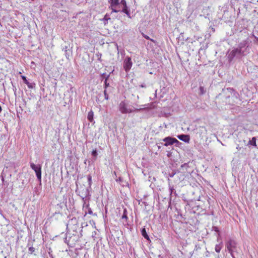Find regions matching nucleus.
Instances as JSON below:
<instances>
[{
    "mask_svg": "<svg viewBox=\"0 0 258 258\" xmlns=\"http://www.w3.org/2000/svg\"><path fill=\"white\" fill-rule=\"evenodd\" d=\"M248 46V41L247 40L240 42L237 48L233 49L229 52L228 55L229 61H232L234 58H240L242 56L246 55L249 52Z\"/></svg>",
    "mask_w": 258,
    "mask_h": 258,
    "instance_id": "1",
    "label": "nucleus"
},
{
    "mask_svg": "<svg viewBox=\"0 0 258 258\" xmlns=\"http://www.w3.org/2000/svg\"><path fill=\"white\" fill-rule=\"evenodd\" d=\"M226 247L232 258H235L234 254V252L237 251V243L235 241L230 239L226 243Z\"/></svg>",
    "mask_w": 258,
    "mask_h": 258,
    "instance_id": "2",
    "label": "nucleus"
},
{
    "mask_svg": "<svg viewBox=\"0 0 258 258\" xmlns=\"http://www.w3.org/2000/svg\"><path fill=\"white\" fill-rule=\"evenodd\" d=\"M162 141L165 142L163 145L166 147L172 145L174 144H175L176 146H177L180 143L176 139L171 137H166L164 138Z\"/></svg>",
    "mask_w": 258,
    "mask_h": 258,
    "instance_id": "3",
    "label": "nucleus"
},
{
    "mask_svg": "<svg viewBox=\"0 0 258 258\" xmlns=\"http://www.w3.org/2000/svg\"><path fill=\"white\" fill-rule=\"evenodd\" d=\"M119 110L123 114L130 113L134 111V110L128 108L125 101H121L119 105Z\"/></svg>",
    "mask_w": 258,
    "mask_h": 258,
    "instance_id": "4",
    "label": "nucleus"
},
{
    "mask_svg": "<svg viewBox=\"0 0 258 258\" xmlns=\"http://www.w3.org/2000/svg\"><path fill=\"white\" fill-rule=\"evenodd\" d=\"M31 168L35 172L36 175L39 180L41 179V167L40 165H35L34 163L30 162Z\"/></svg>",
    "mask_w": 258,
    "mask_h": 258,
    "instance_id": "5",
    "label": "nucleus"
},
{
    "mask_svg": "<svg viewBox=\"0 0 258 258\" xmlns=\"http://www.w3.org/2000/svg\"><path fill=\"white\" fill-rule=\"evenodd\" d=\"M133 66V62L130 57L127 56L123 61V67L125 72L128 73Z\"/></svg>",
    "mask_w": 258,
    "mask_h": 258,
    "instance_id": "6",
    "label": "nucleus"
},
{
    "mask_svg": "<svg viewBox=\"0 0 258 258\" xmlns=\"http://www.w3.org/2000/svg\"><path fill=\"white\" fill-rule=\"evenodd\" d=\"M108 3L110 5L109 8L112 10L111 13L120 12V10L115 9V7L119 4V0H108Z\"/></svg>",
    "mask_w": 258,
    "mask_h": 258,
    "instance_id": "7",
    "label": "nucleus"
},
{
    "mask_svg": "<svg viewBox=\"0 0 258 258\" xmlns=\"http://www.w3.org/2000/svg\"><path fill=\"white\" fill-rule=\"evenodd\" d=\"M76 191L77 192H78V195L81 197L83 200L89 196L90 191L89 188H83L82 191H80V189L78 188Z\"/></svg>",
    "mask_w": 258,
    "mask_h": 258,
    "instance_id": "8",
    "label": "nucleus"
},
{
    "mask_svg": "<svg viewBox=\"0 0 258 258\" xmlns=\"http://www.w3.org/2000/svg\"><path fill=\"white\" fill-rule=\"evenodd\" d=\"M178 138L185 143H188L190 140L189 136L187 135H180L177 136Z\"/></svg>",
    "mask_w": 258,
    "mask_h": 258,
    "instance_id": "9",
    "label": "nucleus"
},
{
    "mask_svg": "<svg viewBox=\"0 0 258 258\" xmlns=\"http://www.w3.org/2000/svg\"><path fill=\"white\" fill-rule=\"evenodd\" d=\"M225 91H226L227 93H230L232 97H234L236 98H238V94L233 89L228 88Z\"/></svg>",
    "mask_w": 258,
    "mask_h": 258,
    "instance_id": "10",
    "label": "nucleus"
},
{
    "mask_svg": "<svg viewBox=\"0 0 258 258\" xmlns=\"http://www.w3.org/2000/svg\"><path fill=\"white\" fill-rule=\"evenodd\" d=\"M62 50L64 51V54L67 59H70V57L71 56V51L68 48V46H65L63 47L62 48Z\"/></svg>",
    "mask_w": 258,
    "mask_h": 258,
    "instance_id": "11",
    "label": "nucleus"
},
{
    "mask_svg": "<svg viewBox=\"0 0 258 258\" xmlns=\"http://www.w3.org/2000/svg\"><path fill=\"white\" fill-rule=\"evenodd\" d=\"M256 137H253L252 138L251 140H250L248 143H247V146H254V147H256Z\"/></svg>",
    "mask_w": 258,
    "mask_h": 258,
    "instance_id": "12",
    "label": "nucleus"
},
{
    "mask_svg": "<svg viewBox=\"0 0 258 258\" xmlns=\"http://www.w3.org/2000/svg\"><path fill=\"white\" fill-rule=\"evenodd\" d=\"M141 233L142 236L147 240H150V238L148 235L145 228H143L141 230Z\"/></svg>",
    "mask_w": 258,
    "mask_h": 258,
    "instance_id": "13",
    "label": "nucleus"
},
{
    "mask_svg": "<svg viewBox=\"0 0 258 258\" xmlns=\"http://www.w3.org/2000/svg\"><path fill=\"white\" fill-rule=\"evenodd\" d=\"M93 116H94V113H93V111L91 110L90 111H89L88 112L87 118H88V120L91 122H92L93 121V120H94Z\"/></svg>",
    "mask_w": 258,
    "mask_h": 258,
    "instance_id": "14",
    "label": "nucleus"
},
{
    "mask_svg": "<svg viewBox=\"0 0 258 258\" xmlns=\"http://www.w3.org/2000/svg\"><path fill=\"white\" fill-rule=\"evenodd\" d=\"M120 11L123 13H124L129 18H131V14L130 13V10L128 9L127 7L126 8H123L122 10Z\"/></svg>",
    "mask_w": 258,
    "mask_h": 258,
    "instance_id": "15",
    "label": "nucleus"
},
{
    "mask_svg": "<svg viewBox=\"0 0 258 258\" xmlns=\"http://www.w3.org/2000/svg\"><path fill=\"white\" fill-rule=\"evenodd\" d=\"M87 179L88 182V187L87 188H91V185H92V176L90 174H89L87 175Z\"/></svg>",
    "mask_w": 258,
    "mask_h": 258,
    "instance_id": "16",
    "label": "nucleus"
},
{
    "mask_svg": "<svg viewBox=\"0 0 258 258\" xmlns=\"http://www.w3.org/2000/svg\"><path fill=\"white\" fill-rule=\"evenodd\" d=\"M109 77V75H107V76L105 77V79L104 80V90H106L107 88L109 86V83L107 82Z\"/></svg>",
    "mask_w": 258,
    "mask_h": 258,
    "instance_id": "17",
    "label": "nucleus"
},
{
    "mask_svg": "<svg viewBox=\"0 0 258 258\" xmlns=\"http://www.w3.org/2000/svg\"><path fill=\"white\" fill-rule=\"evenodd\" d=\"M127 210L126 209H124L123 213L121 218L122 219H124L126 222H127V219H128V217L127 216Z\"/></svg>",
    "mask_w": 258,
    "mask_h": 258,
    "instance_id": "18",
    "label": "nucleus"
},
{
    "mask_svg": "<svg viewBox=\"0 0 258 258\" xmlns=\"http://www.w3.org/2000/svg\"><path fill=\"white\" fill-rule=\"evenodd\" d=\"M222 242H221V243L216 245L215 247V250L217 252H218V253L220 252V251L222 248Z\"/></svg>",
    "mask_w": 258,
    "mask_h": 258,
    "instance_id": "19",
    "label": "nucleus"
},
{
    "mask_svg": "<svg viewBox=\"0 0 258 258\" xmlns=\"http://www.w3.org/2000/svg\"><path fill=\"white\" fill-rule=\"evenodd\" d=\"M26 84L29 89H33L35 87V83L34 82L30 83L28 81Z\"/></svg>",
    "mask_w": 258,
    "mask_h": 258,
    "instance_id": "20",
    "label": "nucleus"
},
{
    "mask_svg": "<svg viewBox=\"0 0 258 258\" xmlns=\"http://www.w3.org/2000/svg\"><path fill=\"white\" fill-rule=\"evenodd\" d=\"M92 155L94 157V160H96L97 156L98 155V153L96 150H94L92 152Z\"/></svg>",
    "mask_w": 258,
    "mask_h": 258,
    "instance_id": "21",
    "label": "nucleus"
},
{
    "mask_svg": "<svg viewBox=\"0 0 258 258\" xmlns=\"http://www.w3.org/2000/svg\"><path fill=\"white\" fill-rule=\"evenodd\" d=\"M120 4L123 6V8H126L127 7L125 0H121Z\"/></svg>",
    "mask_w": 258,
    "mask_h": 258,
    "instance_id": "22",
    "label": "nucleus"
},
{
    "mask_svg": "<svg viewBox=\"0 0 258 258\" xmlns=\"http://www.w3.org/2000/svg\"><path fill=\"white\" fill-rule=\"evenodd\" d=\"M110 18L109 16V15H105L104 18H103V20L105 21V24H106V22H107L108 20H109Z\"/></svg>",
    "mask_w": 258,
    "mask_h": 258,
    "instance_id": "23",
    "label": "nucleus"
},
{
    "mask_svg": "<svg viewBox=\"0 0 258 258\" xmlns=\"http://www.w3.org/2000/svg\"><path fill=\"white\" fill-rule=\"evenodd\" d=\"M29 253L30 254H32L35 251V248L32 246H31L29 248Z\"/></svg>",
    "mask_w": 258,
    "mask_h": 258,
    "instance_id": "24",
    "label": "nucleus"
},
{
    "mask_svg": "<svg viewBox=\"0 0 258 258\" xmlns=\"http://www.w3.org/2000/svg\"><path fill=\"white\" fill-rule=\"evenodd\" d=\"M169 187L170 196H171L172 195V192H173V190H174V189L173 186H171L170 185V184H169Z\"/></svg>",
    "mask_w": 258,
    "mask_h": 258,
    "instance_id": "25",
    "label": "nucleus"
},
{
    "mask_svg": "<svg viewBox=\"0 0 258 258\" xmlns=\"http://www.w3.org/2000/svg\"><path fill=\"white\" fill-rule=\"evenodd\" d=\"M21 78L24 82V83L26 84L28 82V81L27 80V78L25 76H21Z\"/></svg>",
    "mask_w": 258,
    "mask_h": 258,
    "instance_id": "26",
    "label": "nucleus"
},
{
    "mask_svg": "<svg viewBox=\"0 0 258 258\" xmlns=\"http://www.w3.org/2000/svg\"><path fill=\"white\" fill-rule=\"evenodd\" d=\"M103 93H104V95L105 99L106 100H108L109 98H108V94H107V91H106V90H104V92H103Z\"/></svg>",
    "mask_w": 258,
    "mask_h": 258,
    "instance_id": "27",
    "label": "nucleus"
},
{
    "mask_svg": "<svg viewBox=\"0 0 258 258\" xmlns=\"http://www.w3.org/2000/svg\"><path fill=\"white\" fill-rule=\"evenodd\" d=\"M252 36L254 38V43L258 44V37L252 34Z\"/></svg>",
    "mask_w": 258,
    "mask_h": 258,
    "instance_id": "28",
    "label": "nucleus"
},
{
    "mask_svg": "<svg viewBox=\"0 0 258 258\" xmlns=\"http://www.w3.org/2000/svg\"><path fill=\"white\" fill-rule=\"evenodd\" d=\"M212 229H213V230L215 231L216 232H219V229L217 227L214 226V227H213Z\"/></svg>",
    "mask_w": 258,
    "mask_h": 258,
    "instance_id": "29",
    "label": "nucleus"
},
{
    "mask_svg": "<svg viewBox=\"0 0 258 258\" xmlns=\"http://www.w3.org/2000/svg\"><path fill=\"white\" fill-rule=\"evenodd\" d=\"M116 182H122V178L120 177H119L118 178H117L115 179Z\"/></svg>",
    "mask_w": 258,
    "mask_h": 258,
    "instance_id": "30",
    "label": "nucleus"
},
{
    "mask_svg": "<svg viewBox=\"0 0 258 258\" xmlns=\"http://www.w3.org/2000/svg\"><path fill=\"white\" fill-rule=\"evenodd\" d=\"M175 173H174V172H172V173H169V176L170 177H171V178H172V177H173L174 176V175H175Z\"/></svg>",
    "mask_w": 258,
    "mask_h": 258,
    "instance_id": "31",
    "label": "nucleus"
},
{
    "mask_svg": "<svg viewBox=\"0 0 258 258\" xmlns=\"http://www.w3.org/2000/svg\"><path fill=\"white\" fill-rule=\"evenodd\" d=\"M0 214H1V215H2L3 217L4 218L6 219L3 213L2 210L1 209H0Z\"/></svg>",
    "mask_w": 258,
    "mask_h": 258,
    "instance_id": "32",
    "label": "nucleus"
},
{
    "mask_svg": "<svg viewBox=\"0 0 258 258\" xmlns=\"http://www.w3.org/2000/svg\"><path fill=\"white\" fill-rule=\"evenodd\" d=\"M68 236H67L66 239H65V242L69 244V243L70 242V240H68Z\"/></svg>",
    "mask_w": 258,
    "mask_h": 258,
    "instance_id": "33",
    "label": "nucleus"
},
{
    "mask_svg": "<svg viewBox=\"0 0 258 258\" xmlns=\"http://www.w3.org/2000/svg\"><path fill=\"white\" fill-rule=\"evenodd\" d=\"M107 75H106L105 73H103L102 75V77H103V78H104L105 79V77L107 76Z\"/></svg>",
    "mask_w": 258,
    "mask_h": 258,
    "instance_id": "34",
    "label": "nucleus"
},
{
    "mask_svg": "<svg viewBox=\"0 0 258 258\" xmlns=\"http://www.w3.org/2000/svg\"><path fill=\"white\" fill-rule=\"evenodd\" d=\"M200 90H201L202 94H203L204 88L203 87H200Z\"/></svg>",
    "mask_w": 258,
    "mask_h": 258,
    "instance_id": "35",
    "label": "nucleus"
},
{
    "mask_svg": "<svg viewBox=\"0 0 258 258\" xmlns=\"http://www.w3.org/2000/svg\"><path fill=\"white\" fill-rule=\"evenodd\" d=\"M201 128L202 130V131H204L205 132L206 131V128L205 127H201Z\"/></svg>",
    "mask_w": 258,
    "mask_h": 258,
    "instance_id": "36",
    "label": "nucleus"
},
{
    "mask_svg": "<svg viewBox=\"0 0 258 258\" xmlns=\"http://www.w3.org/2000/svg\"><path fill=\"white\" fill-rule=\"evenodd\" d=\"M88 213H89L90 214H92V211H91V210L90 209L89 210Z\"/></svg>",
    "mask_w": 258,
    "mask_h": 258,
    "instance_id": "37",
    "label": "nucleus"
},
{
    "mask_svg": "<svg viewBox=\"0 0 258 258\" xmlns=\"http://www.w3.org/2000/svg\"><path fill=\"white\" fill-rule=\"evenodd\" d=\"M140 86H141V87H142V88H144V87H146L145 85H143V84L141 85Z\"/></svg>",
    "mask_w": 258,
    "mask_h": 258,
    "instance_id": "38",
    "label": "nucleus"
},
{
    "mask_svg": "<svg viewBox=\"0 0 258 258\" xmlns=\"http://www.w3.org/2000/svg\"><path fill=\"white\" fill-rule=\"evenodd\" d=\"M145 38H146L147 39H149V37L148 36H145Z\"/></svg>",
    "mask_w": 258,
    "mask_h": 258,
    "instance_id": "39",
    "label": "nucleus"
},
{
    "mask_svg": "<svg viewBox=\"0 0 258 258\" xmlns=\"http://www.w3.org/2000/svg\"><path fill=\"white\" fill-rule=\"evenodd\" d=\"M2 180L3 182H4V177H2Z\"/></svg>",
    "mask_w": 258,
    "mask_h": 258,
    "instance_id": "40",
    "label": "nucleus"
},
{
    "mask_svg": "<svg viewBox=\"0 0 258 258\" xmlns=\"http://www.w3.org/2000/svg\"><path fill=\"white\" fill-rule=\"evenodd\" d=\"M2 110V108L1 106H0V112H1Z\"/></svg>",
    "mask_w": 258,
    "mask_h": 258,
    "instance_id": "41",
    "label": "nucleus"
},
{
    "mask_svg": "<svg viewBox=\"0 0 258 258\" xmlns=\"http://www.w3.org/2000/svg\"><path fill=\"white\" fill-rule=\"evenodd\" d=\"M135 110H136V111H139V109H136Z\"/></svg>",
    "mask_w": 258,
    "mask_h": 258,
    "instance_id": "42",
    "label": "nucleus"
},
{
    "mask_svg": "<svg viewBox=\"0 0 258 258\" xmlns=\"http://www.w3.org/2000/svg\"><path fill=\"white\" fill-rule=\"evenodd\" d=\"M158 149L160 148V146H158Z\"/></svg>",
    "mask_w": 258,
    "mask_h": 258,
    "instance_id": "43",
    "label": "nucleus"
},
{
    "mask_svg": "<svg viewBox=\"0 0 258 258\" xmlns=\"http://www.w3.org/2000/svg\"><path fill=\"white\" fill-rule=\"evenodd\" d=\"M230 97V95H228L227 97L229 98Z\"/></svg>",
    "mask_w": 258,
    "mask_h": 258,
    "instance_id": "44",
    "label": "nucleus"
}]
</instances>
